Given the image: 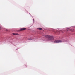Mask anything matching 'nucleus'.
I'll use <instances>...</instances> for the list:
<instances>
[{
    "mask_svg": "<svg viewBox=\"0 0 75 75\" xmlns=\"http://www.w3.org/2000/svg\"><path fill=\"white\" fill-rule=\"evenodd\" d=\"M45 37L47 38H48V39L49 40H54V37L52 36L45 35Z\"/></svg>",
    "mask_w": 75,
    "mask_h": 75,
    "instance_id": "f257e3e1",
    "label": "nucleus"
},
{
    "mask_svg": "<svg viewBox=\"0 0 75 75\" xmlns=\"http://www.w3.org/2000/svg\"><path fill=\"white\" fill-rule=\"evenodd\" d=\"M62 42L61 40H58L55 41L54 42V43H59V42Z\"/></svg>",
    "mask_w": 75,
    "mask_h": 75,
    "instance_id": "f03ea898",
    "label": "nucleus"
},
{
    "mask_svg": "<svg viewBox=\"0 0 75 75\" xmlns=\"http://www.w3.org/2000/svg\"><path fill=\"white\" fill-rule=\"evenodd\" d=\"M25 30H26V28H21L20 30V31H24Z\"/></svg>",
    "mask_w": 75,
    "mask_h": 75,
    "instance_id": "7ed1b4c3",
    "label": "nucleus"
},
{
    "mask_svg": "<svg viewBox=\"0 0 75 75\" xmlns=\"http://www.w3.org/2000/svg\"><path fill=\"white\" fill-rule=\"evenodd\" d=\"M13 34L14 35H18V33H13Z\"/></svg>",
    "mask_w": 75,
    "mask_h": 75,
    "instance_id": "20e7f679",
    "label": "nucleus"
},
{
    "mask_svg": "<svg viewBox=\"0 0 75 75\" xmlns=\"http://www.w3.org/2000/svg\"><path fill=\"white\" fill-rule=\"evenodd\" d=\"M38 29H39V30H42V28H38Z\"/></svg>",
    "mask_w": 75,
    "mask_h": 75,
    "instance_id": "39448f33",
    "label": "nucleus"
},
{
    "mask_svg": "<svg viewBox=\"0 0 75 75\" xmlns=\"http://www.w3.org/2000/svg\"><path fill=\"white\" fill-rule=\"evenodd\" d=\"M28 40H33V39H31V38H28Z\"/></svg>",
    "mask_w": 75,
    "mask_h": 75,
    "instance_id": "423d86ee",
    "label": "nucleus"
},
{
    "mask_svg": "<svg viewBox=\"0 0 75 75\" xmlns=\"http://www.w3.org/2000/svg\"><path fill=\"white\" fill-rule=\"evenodd\" d=\"M5 31H8V30L7 29H6V30H5Z\"/></svg>",
    "mask_w": 75,
    "mask_h": 75,
    "instance_id": "0eeeda50",
    "label": "nucleus"
},
{
    "mask_svg": "<svg viewBox=\"0 0 75 75\" xmlns=\"http://www.w3.org/2000/svg\"><path fill=\"white\" fill-rule=\"evenodd\" d=\"M1 28L0 27V30H1Z\"/></svg>",
    "mask_w": 75,
    "mask_h": 75,
    "instance_id": "6e6552de",
    "label": "nucleus"
}]
</instances>
